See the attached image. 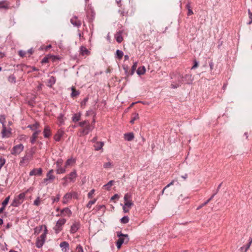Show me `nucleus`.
I'll use <instances>...</instances> for the list:
<instances>
[{
	"label": "nucleus",
	"instance_id": "nucleus-27",
	"mask_svg": "<svg viewBox=\"0 0 252 252\" xmlns=\"http://www.w3.org/2000/svg\"><path fill=\"white\" fill-rule=\"evenodd\" d=\"M39 123L38 122H35L33 125H30L27 126V127L30 128L32 131L39 128Z\"/></svg>",
	"mask_w": 252,
	"mask_h": 252
},
{
	"label": "nucleus",
	"instance_id": "nucleus-30",
	"mask_svg": "<svg viewBox=\"0 0 252 252\" xmlns=\"http://www.w3.org/2000/svg\"><path fill=\"white\" fill-rule=\"evenodd\" d=\"M66 220L65 219H59L57 223H56V224L58 226H60V227H62L63 225L66 222Z\"/></svg>",
	"mask_w": 252,
	"mask_h": 252
},
{
	"label": "nucleus",
	"instance_id": "nucleus-61",
	"mask_svg": "<svg viewBox=\"0 0 252 252\" xmlns=\"http://www.w3.org/2000/svg\"><path fill=\"white\" fill-rule=\"evenodd\" d=\"M123 210H124V212L125 213H127L129 211V208H128L125 205H124L123 207Z\"/></svg>",
	"mask_w": 252,
	"mask_h": 252
},
{
	"label": "nucleus",
	"instance_id": "nucleus-31",
	"mask_svg": "<svg viewBox=\"0 0 252 252\" xmlns=\"http://www.w3.org/2000/svg\"><path fill=\"white\" fill-rule=\"evenodd\" d=\"M137 62H135L133 63L132 67H131V70L128 73L127 75H132L133 73H134L135 70H136V68L137 67Z\"/></svg>",
	"mask_w": 252,
	"mask_h": 252
},
{
	"label": "nucleus",
	"instance_id": "nucleus-17",
	"mask_svg": "<svg viewBox=\"0 0 252 252\" xmlns=\"http://www.w3.org/2000/svg\"><path fill=\"white\" fill-rule=\"evenodd\" d=\"M122 33L123 32L121 31H119V32H117L115 34V38L118 43H121L122 41L123 40V37L122 36Z\"/></svg>",
	"mask_w": 252,
	"mask_h": 252
},
{
	"label": "nucleus",
	"instance_id": "nucleus-48",
	"mask_svg": "<svg viewBox=\"0 0 252 252\" xmlns=\"http://www.w3.org/2000/svg\"><path fill=\"white\" fill-rule=\"evenodd\" d=\"M54 230H55L56 233L58 234L62 230V227H60L56 224L54 227Z\"/></svg>",
	"mask_w": 252,
	"mask_h": 252
},
{
	"label": "nucleus",
	"instance_id": "nucleus-9",
	"mask_svg": "<svg viewBox=\"0 0 252 252\" xmlns=\"http://www.w3.org/2000/svg\"><path fill=\"white\" fill-rule=\"evenodd\" d=\"M10 3L7 0L0 1V9L7 10L10 8Z\"/></svg>",
	"mask_w": 252,
	"mask_h": 252
},
{
	"label": "nucleus",
	"instance_id": "nucleus-62",
	"mask_svg": "<svg viewBox=\"0 0 252 252\" xmlns=\"http://www.w3.org/2000/svg\"><path fill=\"white\" fill-rule=\"evenodd\" d=\"M48 58H47V57L43 58V59L42 60V61H41V63H48Z\"/></svg>",
	"mask_w": 252,
	"mask_h": 252
},
{
	"label": "nucleus",
	"instance_id": "nucleus-8",
	"mask_svg": "<svg viewBox=\"0 0 252 252\" xmlns=\"http://www.w3.org/2000/svg\"><path fill=\"white\" fill-rule=\"evenodd\" d=\"M193 78L191 74H186L183 76V84H191L193 81Z\"/></svg>",
	"mask_w": 252,
	"mask_h": 252
},
{
	"label": "nucleus",
	"instance_id": "nucleus-45",
	"mask_svg": "<svg viewBox=\"0 0 252 252\" xmlns=\"http://www.w3.org/2000/svg\"><path fill=\"white\" fill-rule=\"evenodd\" d=\"M9 199H10V196L6 197L5 198L4 200L2 202V203H1L2 206L5 207V206L7 205V204H8V203L9 202Z\"/></svg>",
	"mask_w": 252,
	"mask_h": 252
},
{
	"label": "nucleus",
	"instance_id": "nucleus-64",
	"mask_svg": "<svg viewBox=\"0 0 252 252\" xmlns=\"http://www.w3.org/2000/svg\"><path fill=\"white\" fill-rule=\"evenodd\" d=\"M5 119V118L3 116L1 115L0 116V123H1L2 125L4 124V120Z\"/></svg>",
	"mask_w": 252,
	"mask_h": 252
},
{
	"label": "nucleus",
	"instance_id": "nucleus-25",
	"mask_svg": "<svg viewBox=\"0 0 252 252\" xmlns=\"http://www.w3.org/2000/svg\"><path fill=\"white\" fill-rule=\"evenodd\" d=\"M104 146V142H96L95 144H94V150L95 151H99L102 149L103 146Z\"/></svg>",
	"mask_w": 252,
	"mask_h": 252
},
{
	"label": "nucleus",
	"instance_id": "nucleus-37",
	"mask_svg": "<svg viewBox=\"0 0 252 252\" xmlns=\"http://www.w3.org/2000/svg\"><path fill=\"white\" fill-rule=\"evenodd\" d=\"M116 55H117V57L119 59H121L122 58L123 56H124V53L121 50H117L116 51Z\"/></svg>",
	"mask_w": 252,
	"mask_h": 252
},
{
	"label": "nucleus",
	"instance_id": "nucleus-33",
	"mask_svg": "<svg viewBox=\"0 0 252 252\" xmlns=\"http://www.w3.org/2000/svg\"><path fill=\"white\" fill-rule=\"evenodd\" d=\"M214 197V195H212L207 200L205 201L203 203L197 207V210L201 209L202 207L208 204Z\"/></svg>",
	"mask_w": 252,
	"mask_h": 252
},
{
	"label": "nucleus",
	"instance_id": "nucleus-54",
	"mask_svg": "<svg viewBox=\"0 0 252 252\" xmlns=\"http://www.w3.org/2000/svg\"><path fill=\"white\" fill-rule=\"evenodd\" d=\"M97 209L98 210L102 209L103 212H104L105 211V206L104 205H100L98 206Z\"/></svg>",
	"mask_w": 252,
	"mask_h": 252
},
{
	"label": "nucleus",
	"instance_id": "nucleus-3",
	"mask_svg": "<svg viewBox=\"0 0 252 252\" xmlns=\"http://www.w3.org/2000/svg\"><path fill=\"white\" fill-rule=\"evenodd\" d=\"M25 195V193L22 192L15 196L11 204V206L14 207L19 206L23 202Z\"/></svg>",
	"mask_w": 252,
	"mask_h": 252
},
{
	"label": "nucleus",
	"instance_id": "nucleus-44",
	"mask_svg": "<svg viewBox=\"0 0 252 252\" xmlns=\"http://www.w3.org/2000/svg\"><path fill=\"white\" fill-rule=\"evenodd\" d=\"M248 14L250 21L248 23V24L251 25L252 23V11L250 9H248Z\"/></svg>",
	"mask_w": 252,
	"mask_h": 252
},
{
	"label": "nucleus",
	"instance_id": "nucleus-49",
	"mask_svg": "<svg viewBox=\"0 0 252 252\" xmlns=\"http://www.w3.org/2000/svg\"><path fill=\"white\" fill-rule=\"evenodd\" d=\"M37 137V136L36 135H34V134L33 133L32 135V136L31 137V143L34 144L36 141Z\"/></svg>",
	"mask_w": 252,
	"mask_h": 252
},
{
	"label": "nucleus",
	"instance_id": "nucleus-13",
	"mask_svg": "<svg viewBox=\"0 0 252 252\" xmlns=\"http://www.w3.org/2000/svg\"><path fill=\"white\" fill-rule=\"evenodd\" d=\"M42 173V169L41 168L38 169L34 168L29 173V175L32 176L33 175H41Z\"/></svg>",
	"mask_w": 252,
	"mask_h": 252
},
{
	"label": "nucleus",
	"instance_id": "nucleus-35",
	"mask_svg": "<svg viewBox=\"0 0 252 252\" xmlns=\"http://www.w3.org/2000/svg\"><path fill=\"white\" fill-rule=\"evenodd\" d=\"M145 67L143 66L142 67H139L137 70V73L138 75H142L145 72Z\"/></svg>",
	"mask_w": 252,
	"mask_h": 252
},
{
	"label": "nucleus",
	"instance_id": "nucleus-7",
	"mask_svg": "<svg viewBox=\"0 0 252 252\" xmlns=\"http://www.w3.org/2000/svg\"><path fill=\"white\" fill-rule=\"evenodd\" d=\"M94 128V126L90 124L86 126L84 128L79 130L80 136L87 135L90 131Z\"/></svg>",
	"mask_w": 252,
	"mask_h": 252
},
{
	"label": "nucleus",
	"instance_id": "nucleus-1",
	"mask_svg": "<svg viewBox=\"0 0 252 252\" xmlns=\"http://www.w3.org/2000/svg\"><path fill=\"white\" fill-rule=\"evenodd\" d=\"M172 79L171 86L172 89H176L183 84V75L180 73H173L171 75Z\"/></svg>",
	"mask_w": 252,
	"mask_h": 252
},
{
	"label": "nucleus",
	"instance_id": "nucleus-57",
	"mask_svg": "<svg viewBox=\"0 0 252 252\" xmlns=\"http://www.w3.org/2000/svg\"><path fill=\"white\" fill-rule=\"evenodd\" d=\"M63 161L62 158H59L56 162V165H63Z\"/></svg>",
	"mask_w": 252,
	"mask_h": 252
},
{
	"label": "nucleus",
	"instance_id": "nucleus-11",
	"mask_svg": "<svg viewBox=\"0 0 252 252\" xmlns=\"http://www.w3.org/2000/svg\"><path fill=\"white\" fill-rule=\"evenodd\" d=\"M77 176V175L76 170H73L68 175V176L67 177H68L69 182L73 183L75 182Z\"/></svg>",
	"mask_w": 252,
	"mask_h": 252
},
{
	"label": "nucleus",
	"instance_id": "nucleus-38",
	"mask_svg": "<svg viewBox=\"0 0 252 252\" xmlns=\"http://www.w3.org/2000/svg\"><path fill=\"white\" fill-rule=\"evenodd\" d=\"M139 118V116L138 113H134L133 114V117L132 118L131 120L130 121V123L131 124H133L134 121L136 120H137Z\"/></svg>",
	"mask_w": 252,
	"mask_h": 252
},
{
	"label": "nucleus",
	"instance_id": "nucleus-4",
	"mask_svg": "<svg viewBox=\"0 0 252 252\" xmlns=\"http://www.w3.org/2000/svg\"><path fill=\"white\" fill-rule=\"evenodd\" d=\"M47 232V230L46 228H45L44 232L39 237L37 238L35 245L37 248H42L44 245L46 238Z\"/></svg>",
	"mask_w": 252,
	"mask_h": 252
},
{
	"label": "nucleus",
	"instance_id": "nucleus-51",
	"mask_svg": "<svg viewBox=\"0 0 252 252\" xmlns=\"http://www.w3.org/2000/svg\"><path fill=\"white\" fill-rule=\"evenodd\" d=\"M95 192V190L94 189H92L88 194V197L89 198H92L93 197V195L94 194Z\"/></svg>",
	"mask_w": 252,
	"mask_h": 252
},
{
	"label": "nucleus",
	"instance_id": "nucleus-14",
	"mask_svg": "<svg viewBox=\"0 0 252 252\" xmlns=\"http://www.w3.org/2000/svg\"><path fill=\"white\" fill-rule=\"evenodd\" d=\"M80 224L78 222H74L71 226L70 230L71 233L74 234L79 229Z\"/></svg>",
	"mask_w": 252,
	"mask_h": 252
},
{
	"label": "nucleus",
	"instance_id": "nucleus-20",
	"mask_svg": "<svg viewBox=\"0 0 252 252\" xmlns=\"http://www.w3.org/2000/svg\"><path fill=\"white\" fill-rule=\"evenodd\" d=\"M72 197V194L70 192H68L66 193L63 197V204H66L68 200L71 199Z\"/></svg>",
	"mask_w": 252,
	"mask_h": 252
},
{
	"label": "nucleus",
	"instance_id": "nucleus-22",
	"mask_svg": "<svg viewBox=\"0 0 252 252\" xmlns=\"http://www.w3.org/2000/svg\"><path fill=\"white\" fill-rule=\"evenodd\" d=\"M76 162V159L75 158H71L69 159H68L65 163V168L69 167L72 166L73 164H74Z\"/></svg>",
	"mask_w": 252,
	"mask_h": 252
},
{
	"label": "nucleus",
	"instance_id": "nucleus-46",
	"mask_svg": "<svg viewBox=\"0 0 252 252\" xmlns=\"http://www.w3.org/2000/svg\"><path fill=\"white\" fill-rule=\"evenodd\" d=\"M75 252H84L82 247L80 245L77 246Z\"/></svg>",
	"mask_w": 252,
	"mask_h": 252
},
{
	"label": "nucleus",
	"instance_id": "nucleus-50",
	"mask_svg": "<svg viewBox=\"0 0 252 252\" xmlns=\"http://www.w3.org/2000/svg\"><path fill=\"white\" fill-rule=\"evenodd\" d=\"M40 204V197H37L33 202V205L35 206H39Z\"/></svg>",
	"mask_w": 252,
	"mask_h": 252
},
{
	"label": "nucleus",
	"instance_id": "nucleus-34",
	"mask_svg": "<svg viewBox=\"0 0 252 252\" xmlns=\"http://www.w3.org/2000/svg\"><path fill=\"white\" fill-rule=\"evenodd\" d=\"M114 182V181L111 180L107 184L104 185L103 186V188H105L107 190H109L110 189L111 187H112V186L113 185Z\"/></svg>",
	"mask_w": 252,
	"mask_h": 252
},
{
	"label": "nucleus",
	"instance_id": "nucleus-47",
	"mask_svg": "<svg viewBox=\"0 0 252 252\" xmlns=\"http://www.w3.org/2000/svg\"><path fill=\"white\" fill-rule=\"evenodd\" d=\"M62 180L64 181L63 183V186H66L68 184L69 180L68 177L67 176H65L62 179Z\"/></svg>",
	"mask_w": 252,
	"mask_h": 252
},
{
	"label": "nucleus",
	"instance_id": "nucleus-29",
	"mask_svg": "<svg viewBox=\"0 0 252 252\" xmlns=\"http://www.w3.org/2000/svg\"><path fill=\"white\" fill-rule=\"evenodd\" d=\"M70 89L72 91V92L70 94L71 97L73 98L80 94V92L79 91L75 90L74 87H72Z\"/></svg>",
	"mask_w": 252,
	"mask_h": 252
},
{
	"label": "nucleus",
	"instance_id": "nucleus-53",
	"mask_svg": "<svg viewBox=\"0 0 252 252\" xmlns=\"http://www.w3.org/2000/svg\"><path fill=\"white\" fill-rule=\"evenodd\" d=\"M88 97H86L83 99V100L81 102V106L82 107H83V106H85L86 105V103L88 101Z\"/></svg>",
	"mask_w": 252,
	"mask_h": 252
},
{
	"label": "nucleus",
	"instance_id": "nucleus-26",
	"mask_svg": "<svg viewBox=\"0 0 252 252\" xmlns=\"http://www.w3.org/2000/svg\"><path fill=\"white\" fill-rule=\"evenodd\" d=\"M80 54L82 56L87 55L90 54L89 50L83 46H82L80 48Z\"/></svg>",
	"mask_w": 252,
	"mask_h": 252
},
{
	"label": "nucleus",
	"instance_id": "nucleus-23",
	"mask_svg": "<svg viewBox=\"0 0 252 252\" xmlns=\"http://www.w3.org/2000/svg\"><path fill=\"white\" fill-rule=\"evenodd\" d=\"M134 137V134L132 132L126 133L124 134V138L127 141H132Z\"/></svg>",
	"mask_w": 252,
	"mask_h": 252
},
{
	"label": "nucleus",
	"instance_id": "nucleus-5",
	"mask_svg": "<svg viewBox=\"0 0 252 252\" xmlns=\"http://www.w3.org/2000/svg\"><path fill=\"white\" fill-rule=\"evenodd\" d=\"M54 170L53 169L50 170L47 173L46 178H44L43 181V183L47 185L49 183H52L55 179V176L53 175Z\"/></svg>",
	"mask_w": 252,
	"mask_h": 252
},
{
	"label": "nucleus",
	"instance_id": "nucleus-12",
	"mask_svg": "<svg viewBox=\"0 0 252 252\" xmlns=\"http://www.w3.org/2000/svg\"><path fill=\"white\" fill-rule=\"evenodd\" d=\"M11 134V131L7 130L4 124L2 125V130L1 131L2 137H9Z\"/></svg>",
	"mask_w": 252,
	"mask_h": 252
},
{
	"label": "nucleus",
	"instance_id": "nucleus-40",
	"mask_svg": "<svg viewBox=\"0 0 252 252\" xmlns=\"http://www.w3.org/2000/svg\"><path fill=\"white\" fill-rule=\"evenodd\" d=\"M96 200H97L96 199H94L92 200L89 201V202L88 203V204L86 205V207L87 208H90L91 207L92 205L94 204L96 202Z\"/></svg>",
	"mask_w": 252,
	"mask_h": 252
},
{
	"label": "nucleus",
	"instance_id": "nucleus-56",
	"mask_svg": "<svg viewBox=\"0 0 252 252\" xmlns=\"http://www.w3.org/2000/svg\"><path fill=\"white\" fill-rule=\"evenodd\" d=\"M198 63L196 60L194 61V64L191 67V69H194L198 66Z\"/></svg>",
	"mask_w": 252,
	"mask_h": 252
},
{
	"label": "nucleus",
	"instance_id": "nucleus-52",
	"mask_svg": "<svg viewBox=\"0 0 252 252\" xmlns=\"http://www.w3.org/2000/svg\"><path fill=\"white\" fill-rule=\"evenodd\" d=\"M131 195L129 193H126L124 197V201H128V199L130 198Z\"/></svg>",
	"mask_w": 252,
	"mask_h": 252
},
{
	"label": "nucleus",
	"instance_id": "nucleus-36",
	"mask_svg": "<svg viewBox=\"0 0 252 252\" xmlns=\"http://www.w3.org/2000/svg\"><path fill=\"white\" fill-rule=\"evenodd\" d=\"M56 78L54 76H51L48 80V83L50 84V87L55 84Z\"/></svg>",
	"mask_w": 252,
	"mask_h": 252
},
{
	"label": "nucleus",
	"instance_id": "nucleus-43",
	"mask_svg": "<svg viewBox=\"0 0 252 252\" xmlns=\"http://www.w3.org/2000/svg\"><path fill=\"white\" fill-rule=\"evenodd\" d=\"M89 124H90V123L88 121H84L79 122L78 125L81 127H85L86 126H87V125Z\"/></svg>",
	"mask_w": 252,
	"mask_h": 252
},
{
	"label": "nucleus",
	"instance_id": "nucleus-58",
	"mask_svg": "<svg viewBox=\"0 0 252 252\" xmlns=\"http://www.w3.org/2000/svg\"><path fill=\"white\" fill-rule=\"evenodd\" d=\"M26 54V52L25 51H22V50H20L19 51V55L21 57H23L25 56Z\"/></svg>",
	"mask_w": 252,
	"mask_h": 252
},
{
	"label": "nucleus",
	"instance_id": "nucleus-19",
	"mask_svg": "<svg viewBox=\"0 0 252 252\" xmlns=\"http://www.w3.org/2000/svg\"><path fill=\"white\" fill-rule=\"evenodd\" d=\"M252 243V238H250L249 239V243L246 246L241 247L240 250L241 252H246L249 249L250 247L251 246Z\"/></svg>",
	"mask_w": 252,
	"mask_h": 252
},
{
	"label": "nucleus",
	"instance_id": "nucleus-6",
	"mask_svg": "<svg viewBox=\"0 0 252 252\" xmlns=\"http://www.w3.org/2000/svg\"><path fill=\"white\" fill-rule=\"evenodd\" d=\"M24 148V146L22 144L16 145L12 148L11 151V154L15 156L18 155L23 151Z\"/></svg>",
	"mask_w": 252,
	"mask_h": 252
},
{
	"label": "nucleus",
	"instance_id": "nucleus-59",
	"mask_svg": "<svg viewBox=\"0 0 252 252\" xmlns=\"http://www.w3.org/2000/svg\"><path fill=\"white\" fill-rule=\"evenodd\" d=\"M174 182V181H172L171 182H170L169 184H168V185H167V186H166V187L163 189V190H162V193H163V192H164V190H165L166 188H168L169 187H170V186H171V185H173Z\"/></svg>",
	"mask_w": 252,
	"mask_h": 252
},
{
	"label": "nucleus",
	"instance_id": "nucleus-2",
	"mask_svg": "<svg viewBox=\"0 0 252 252\" xmlns=\"http://www.w3.org/2000/svg\"><path fill=\"white\" fill-rule=\"evenodd\" d=\"M117 235L119 239L117 241L116 246L118 249L121 248L123 244H126L129 241V237L127 234H124L121 231L117 232Z\"/></svg>",
	"mask_w": 252,
	"mask_h": 252
},
{
	"label": "nucleus",
	"instance_id": "nucleus-39",
	"mask_svg": "<svg viewBox=\"0 0 252 252\" xmlns=\"http://www.w3.org/2000/svg\"><path fill=\"white\" fill-rule=\"evenodd\" d=\"M113 164L110 161H108V162L105 163L103 164V167L105 169H109L112 167Z\"/></svg>",
	"mask_w": 252,
	"mask_h": 252
},
{
	"label": "nucleus",
	"instance_id": "nucleus-16",
	"mask_svg": "<svg viewBox=\"0 0 252 252\" xmlns=\"http://www.w3.org/2000/svg\"><path fill=\"white\" fill-rule=\"evenodd\" d=\"M64 134V131L62 129H60L58 131L57 133L54 136V139L56 141H59L61 138Z\"/></svg>",
	"mask_w": 252,
	"mask_h": 252
},
{
	"label": "nucleus",
	"instance_id": "nucleus-18",
	"mask_svg": "<svg viewBox=\"0 0 252 252\" xmlns=\"http://www.w3.org/2000/svg\"><path fill=\"white\" fill-rule=\"evenodd\" d=\"M61 214L63 216L70 217L72 214L71 211L68 208H65L61 211Z\"/></svg>",
	"mask_w": 252,
	"mask_h": 252
},
{
	"label": "nucleus",
	"instance_id": "nucleus-32",
	"mask_svg": "<svg viewBox=\"0 0 252 252\" xmlns=\"http://www.w3.org/2000/svg\"><path fill=\"white\" fill-rule=\"evenodd\" d=\"M7 80L9 82L11 83L15 84L16 83V77L14 75V74H11L8 77Z\"/></svg>",
	"mask_w": 252,
	"mask_h": 252
},
{
	"label": "nucleus",
	"instance_id": "nucleus-42",
	"mask_svg": "<svg viewBox=\"0 0 252 252\" xmlns=\"http://www.w3.org/2000/svg\"><path fill=\"white\" fill-rule=\"evenodd\" d=\"M129 221V218L127 216H124L121 219V222L123 223H127Z\"/></svg>",
	"mask_w": 252,
	"mask_h": 252
},
{
	"label": "nucleus",
	"instance_id": "nucleus-10",
	"mask_svg": "<svg viewBox=\"0 0 252 252\" xmlns=\"http://www.w3.org/2000/svg\"><path fill=\"white\" fill-rule=\"evenodd\" d=\"M60 246L63 252H68L69 249V244L67 242L63 241L60 243Z\"/></svg>",
	"mask_w": 252,
	"mask_h": 252
},
{
	"label": "nucleus",
	"instance_id": "nucleus-15",
	"mask_svg": "<svg viewBox=\"0 0 252 252\" xmlns=\"http://www.w3.org/2000/svg\"><path fill=\"white\" fill-rule=\"evenodd\" d=\"M70 22L74 26L77 27H79L81 25V21L77 20V17L76 16H73L70 19Z\"/></svg>",
	"mask_w": 252,
	"mask_h": 252
},
{
	"label": "nucleus",
	"instance_id": "nucleus-55",
	"mask_svg": "<svg viewBox=\"0 0 252 252\" xmlns=\"http://www.w3.org/2000/svg\"><path fill=\"white\" fill-rule=\"evenodd\" d=\"M60 198V195L59 194H58L57 196L55 198H53V202H58Z\"/></svg>",
	"mask_w": 252,
	"mask_h": 252
},
{
	"label": "nucleus",
	"instance_id": "nucleus-60",
	"mask_svg": "<svg viewBox=\"0 0 252 252\" xmlns=\"http://www.w3.org/2000/svg\"><path fill=\"white\" fill-rule=\"evenodd\" d=\"M33 131H34V132H33L34 135H36L37 136L41 132V130L38 129V128L36 129V130H34Z\"/></svg>",
	"mask_w": 252,
	"mask_h": 252
},
{
	"label": "nucleus",
	"instance_id": "nucleus-28",
	"mask_svg": "<svg viewBox=\"0 0 252 252\" xmlns=\"http://www.w3.org/2000/svg\"><path fill=\"white\" fill-rule=\"evenodd\" d=\"M80 118H81V113H80L74 114L72 117V121L73 122L75 123L76 122L79 121L80 119Z\"/></svg>",
	"mask_w": 252,
	"mask_h": 252
},
{
	"label": "nucleus",
	"instance_id": "nucleus-41",
	"mask_svg": "<svg viewBox=\"0 0 252 252\" xmlns=\"http://www.w3.org/2000/svg\"><path fill=\"white\" fill-rule=\"evenodd\" d=\"M133 205V203L132 202L131 200L125 201L124 205L126 206L128 208H130Z\"/></svg>",
	"mask_w": 252,
	"mask_h": 252
},
{
	"label": "nucleus",
	"instance_id": "nucleus-63",
	"mask_svg": "<svg viewBox=\"0 0 252 252\" xmlns=\"http://www.w3.org/2000/svg\"><path fill=\"white\" fill-rule=\"evenodd\" d=\"M20 140H26V135L24 134H22L19 136Z\"/></svg>",
	"mask_w": 252,
	"mask_h": 252
},
{
	"label": "nucleus",
	"instance_id": "nucleus-24",
	"mask_svg": "<svg viewBox=\"0 0 252 252\" xmlns=\"http://www.w3.org/2000/svg\"><path fill=\"white\" fill-rule=\"evenodd\" d=\"M44 137L45 138H48L51 135V131L50 128L49 126H45L44 131H43Z\"/></svg>",
	"mask_w": 252,
	"mask_h": 252
},
{
	"label": "nucleus",
	"instance_id": "nucleus-21",
	"mask_svg": "<svg viewBox=\"0 0 252 252\" xmlns=\"http://www.w3.org/2000/svg\"><path fill=\"white\" fill-rule=\"evenodd\" d=\"M56 173L58 174H63L66 172L65 166L63 167L62 165H56Z\"/></svg>",
	"mask_w": 252,
	"mask_h": 252
}]
</instances>
